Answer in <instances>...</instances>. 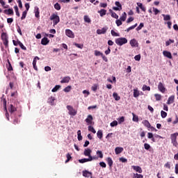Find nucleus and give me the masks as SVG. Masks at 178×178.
I'll list each match as a JSON object with an SVG mask.
<instances>
[{
  "instance_id": "nucleus-1",
  "label": "nucleus",
  "mask_w": 178,
  "mask_h": 178,
  "mask_svg": "<svg viewBox=\"0 0 178 178\" xmlns=\"http://www.w3.org/2000/svg\"><path fill=\"white\" fill-rule=\"evenodd\" d=\"M1 38L5 48H9V36L8 35V33L3 32L1 35Z\"/></svg>"
},
{
  "instance_id": "nucleus-2",
  "label": "nucleus",
  "mask_w": 178,
  "mask_h": 178,
  "mask_svg": "<svg viewBox=\"0 0 178 178\" xmlns=\"http://www.w3.org/2000/svg\"><path fill=\"white\" fill-rule=\"evenodd\" d=\"M127 39L126 38H118L115 39V42L117 45L122 47V45H124V44H127Z\"/></svg>"
},
{
  "instance_id": "nucleus-3",
  "label": "nucleus",
  "mask_w": 178,
  "mask_h": 178,
  "mask_svg": "<svg viewBox=\"0 0 178 178\" xmlns=\"http://www.w3.org/2000/svg\"><path fill=\"white\" fill-rule=\"evenodd\" d=\"M177 136H178V133H174L170 135V138H171V143L174 145V147H177L178 143H177Z\"/></svg>"
},
{
  "instance_id": "nucleus-4",
  "label": "nucleus",
  "mask_w": 178,
  "mask_h": 178,
  "mask_svg": "<svg viewBox=\"0 0 178 178\" xmlns=\"http://www.w3.org/2000/svg\"><path fill=\"white\" fill-rule=\"evenodd\" d=\"M50 20H53L54 26H56L59 22H60V18L56 14H53L50 17Z\"/></svg>"
},
{
  "instance_id": "nucleus-5",
  "label": "nucleus",
  "mask_w": 178,
  "mask_h": 178,
  "mask_svg": "<svg viewBox=\"0 0 178 178\" xmlns=\"http://www.w3.org/2000/svg\"><path fill=\"white\" fill-rule=\"evenodd\" d=\"M67 109L70 116H76L77 115V111L73 108V106L68 105L67 106Z\"/></svg>"
},
{
  "instance_id": "nucleus-6",
  "label": "nucleus",
  "mask_w": 178,
  "mask_h": 178,
  "mask_svg": "<svg viewBox=\"0 0 178 178\" xmlns=\"http://www.w3.org/2000/svg\"><path fill=\"white\" fill-rule=\"evenodd\" d=\"M158 89H159V91H160L163 94H165V92H166V88H165V85H163L162 82L159 83Z\"/></svg>"
},
{
  "instance_id": "nucleus-7",
  "label": "nucleus",
  "mask_w": 178,
  "mask_h": 178,
  "mask_svg": "<svg viewBox=\"0 0 178 178\" xmlns=\"http://www.w3.org/2000/svg\"><path fill=\"white\" fill-rule=\"evenodd\" d=\"M65 34H66V36L69 37L70 38H74V33L70 29H66Z\"/></svg>"
},
{
  "instance_id": "nucleus-8",
  "label": "nucleus",
  "mask_w": 178,
  "mask_h": 178,
  "mask_svg": "<svg viewBox=\"0 0 178 178\" xmlns=\"http://www.w3.org/2000/svg\"><path fill=\"white\" fill-rule=\"evenodd\" d=\"M92 115H88L87 118L85 120V122H86L87 124H92V120H93Z\"/></svg>"
},
{
  "instance_id": "nucleus-9",
  "label": "nucleus",
  "mask_w": 178,
  "mask_h": 178,
  "mask_svg": "<svg viewBox=\"0 0 178 178\" xmlns=\"http://www.w3.org/2000/svg\"><path fill=\"white\" fill-rule=\"evenodd\" d=\"M37 60H40V58L38 56H35L34 58H33V69L35 70H38V67H37Z\"/></svg>"
},
{
  "instance_id": "nucleus-10",
  "label": "nucleus",
  "mask_w": 178,
  "mask_h": 178,
  "mask_svg": "<svg viewBox=\"0 0 178 178\" xmlns=\"http://www.w3.org/2000/svg\"><path fill=\"white\" fill-rule=\"evenodd\" d=\"M115 5H116L117 7H113V10H122V4H120V2L115 1Z\"/></svg>"
},
{
  "instance_id": "nucleus-11",
  "label": "nucleus",
  "mask_w": 178,
  "mask_h": 178,
  "mask_svg": "<svg viewBox=\"0 0 178 178\" xmlns=\"http://www.w3.org/2000/svg\"><path fill=\"white\" fill-rule=\"evenodd\" d=\"M131 168L132 169H134V170L138 172V173H143V169L141 168V167L138 165H132Z\"/></svg>"
},
{
  "instance_id": "nucleus-12",
  "label": "nucleus",
  "mask_w": 178,
  "mask_h": 178,
  "mask_svg": "<svg viewBox=\"0 0 178 178\" xmlns=\"http://www.w3.org/2000/svg\"><path fill=\"white\" fill-rule=\"evenodd\" d=\"M91 152H92L91 149H85L83 152V155H85V156H88V158H90V156H91Z\"/></svg>"
},
{
  "instance_id": "nucleus-13",
  "label": "nucleus",
  "mask_w": 178,
  "mask_h": 178,
  "mask_svg": "<svg viewBox=\"0 0 178 178\" xmlns=\"http://www.w3.org/2000/svg\"><path fill=\"white\" fill-rule=\"evenodd\" d=\"M3 13H5V15L13 16L14 15L13 8H8V10H4Z\"/></svg>"
},
{
  "instance_id": "nucleus-14",
  "label": "nucleus",
  "mask_w": 178,
  "mask_h": 178,
  "mask_svg": "<svg viewBox=\"0 0 178 178\" xmlns=\"http://www.w3.org/2000/svg\"><path fill=\"white\" fill-rule=\"evenodd\" d=\"M163 56H165V58H168V59H172L173 57L172 56V53L168 51H163Z\"/></svg>"
},
{
  "instance_id": "nucleus-15",
  "label": "nucleus",
  "mask_w": 178,
  "mask_h": 178,
  "mask_svg": "<svg viewBox=\"0 0 178 178\" xmlns=\"http://www.w3.org/2000/svg\"><path fill=\"white\" fill-rule=\"evenodd\" d=\"M42 45H48L49 44V40L48 38L44 37L41 40Z\"/></svg>"
},
{
  "instance_id": "nucleus-16",
  "label": "nucleus",
  "mask_w": 178,
  "mask_h": 178,
  "mask_svg": "<svg viewBox=\"0 0 178 178\" xmlns=\"http://www.w3.org/2000/svg\"><path fill=\"white\" fill-rule=\"evenodd\" d=\"M83 177H90V176H92V172H90V171L84 170L82 172Z\"/></svg>"
},
{
  "instance_id": "nucleus-17",
  "label": "nucleus",
  "mask_w": 178,
  "mask_h": 178,
  "mask_svg": "<svg viewBox=\"0 0 178 178\" xmlns=\"http://www.w3.org/2000/svg\"><path fill=\"white\" fill-rule=\"evenodd\" d=\"M108 30V28H102V29L97 30V34H105Z\"/></svg>"
},
{
  "instance_id": "nucleus-18",
  "label": "nucleus",
  "mask_w": 178,
  "mask_h": 178,
  "mask_svg": "<svg viewBox=\"0 0 178 178\" xmlns=\"http://www.w3.org/2000/svg\"><path fill=\"white\" fill-rule=\"evenodd\" d=\"M143 124L145 127H147V129H149L151 127V123H149V120H145L142 122Z\"/></svg>"
},
{
  "instance_id": "nucleus-19",
  "label": "nucleus",
  "mask_w": 178,
  "mask_h": 178,
  "mask_svg": "<svg viewBox=\"0 0 178 178\" xmlns=\"http://www.w3.org/2000/svg\"><path fill=\"white\" fill-rule=\"evenodd\" d=\"M109 168H112L113 165V160H112V158L111 157H108L106 159Z\"/></svg>"
},
{
  "instance_id": "nucleus-20",
  "label": "nucleus",
  "mask_w": 178,
  "mask_h": 178,
  "mask_svg": "<svg viewBox=\"0 0 178 178\" xmlns=\"http://www.w3.org/2000/svg\"><path fill=\"white\" fill-rule=\"evenodd\" d=\"M122 151H123V147H117L115 149V152L116 155H119V154H122Z\"/></svg>"
},
{
  "instance_id": "nucleus-21",
  "label": "nucleus",
  "mask_w": 178,
  "mask_h": 178,
  "mask_svg": "<svg viewBox=\"0 0 178 178\" xmlns=\"http://www.w3.org/2000/svg\"><path fill=\"white\" fill-rule=\"evenodd\" d=\"M70 81V76H65L63 77V79L60 81L61 84H63L65 83H69Z\"/></svg>"
},
{
  "instance_id": "nucleus-22",
  "label": "nucleus",
  "mask_w": 178,
  "mask_h": 178,
  "mask_svg": "<svg viewBox=\"0 0 178 178\" xmlns=\"http://www.w3.org/2000/svg\"><path fill=\"white\" fill-rule=\"evenodd\" d=\"M175 102V95L170 96L167 102L168 105H170V104H173Z\"/></svg>"
},
{
  "instance_id": "nucleus-23",
  "label": "nucleus",
  "mask_w": 178,
  "mask_h": 178,
  "mask_svg": "<svg viewBox=\"0 0 178 178\" xmlns=\"http://www.w3.org/2000/svg\"><path fill=\"white\" fill-rule=\"evenodd\" d=\"M126 19H127V14L126 12H124L120 17V20H121V22H126Z\"/></svg>"
},
{
  "instance_id": "nucleus-24",
  "label": "nucleus",
  "mask_w": 178,
  "mask_h": 178,
  "mask_svg": "<svg viewBox=\"0 0 178 178\" xmlns=\"http://www.w3.org/2000/svg\"><path fill=\"white\" fill-rule=\"evenodd\" d=\"M97 13H99V15L101 16V17H104V16L106 15V10L101 9L100 10L97 11Z\"/></svg>"
},
{
  "instance_id": "nucleus-25",
  "label": "nucleus",
  "mask_w": 178,
  "mask_h": 178,
  "mask_svg": "<svg viewBox=\"0 0 178 178\" xmlns=\"http://www.w3.org/2000/svg\"><path fill=\"white\" fill-rule=\"evenodd\" d=\"M10 113H13V112H16L17 109L13 104L10 105V108H8Z\"/></svg>"
},
{
  "instance_id": "nucleus-26",
  "label": "nucleus",
  "mask_w": 178,
  "mask_h": 178,
  "mask_svg": "<svg viewBox=\"0 0 178 178\" xmlns=\"http://www.w3.org/2000/svg\"><path fill=\"white\" fill-rule=\"evenodd\" d=\"M147 138H149L153 143H155V138H154V134H152V133H147Z\"/></svg>"
},
{
  "instance_id": "nucleus-27",
  "label": "nucleus",
  "mask_w": 178,
  "mask_h": 178,
  "mask_svg": "<svg viewBox=\"0 0 178 178\" xmlns=\"http://www.w3.org/2000/svg\"><path fill=\"white\" fill-rule=\"evenodd\" d=\"M35 17H40V8L38 7H35Z\"/></svg>"
},
{
  "instance_id": "nucleus-28",
  "label": "nucleus",
  "mask_w": 178,
  "mask_h": 178,
  "mask_svg": "<svg viewBox=\"0 0 178 178\" xmlns=\"http://www.w3.org/2000/svg\"><path fill=\"white\" fill-rule=\"evenodd\" d=\"M129 44L131 47H134L136 45H137L138 42L136 39H132L130 40Z\"/></svg>"
},
{
  "instance_id": "nucleus-29",
  "label": "nucleus",
  "mask_w": 178,
  "mask_h": 178,
  "mask_svg": "<svg viewBox=\"0 0 178 178\" xmlns=\"http://www.w3.org/2000/svg\"><path fill=\"white\" fill-rule=\"evenodd\" d=\"M48 102L49 104H50L51 105H54L55 104V97H51L48 99Z\"/></svg>"
},
{
  "instance_id": "nucleus-30",
  "label": "nucleus",
  "mask_w": 178,
  "mask_h": 178,
  "mask_svg": "<svg viewBox=\"0 0 178 178\" xmlns=\"http://www.w3.org/2000/svg\"><path fill=\"white\" fill-rule=\"evenodd\" d=\"M134 98H138V97H140V92L138 89L134 90Z\"/></svg>"
},
{
  "instance_id": "nucleus-31",
  "label": "nucleus",
  "mask_w": 178,
  "mask_h": 178,
  "mask_svg": "<svg viewBox=\"0 0 178 178\" xmlns=\"http://www.w3.org/2000/svg\"><path fill=\"white\" fill-rule=\"evenodd\" d=\"M97 136L98 138H99V140H101L102 138V137H104V134L102 133V131L99 130L97 133Z\"/></svg>"
},
{
  "instance_id": "nucleus-32",
  "label": "nucleus",
  "mask_w": 178,
  "mask_h": 178,
  "mask_svg": "<svg viewBox=\"0 0 178 178\" xmlns=\"http://www.w3.org/2000/svg\"><path fill=\"white\" fill-rule=\"evenodd\" d=\"M113 97L115 101H120V96H118V93L113 92Z\"/></svg>"
},
{
  "instance_id": "nucleus-33",
  "label": "nucleus",
  "mask_w": 178,
  "mask_h": 178,
  "mask_svg": "<svg viewBox=\"0 0 178 178\" xmlns=\"http://www.w3.org/2000/svg\"><path fill=\"white\" fill-rule=\"evenodd\" d=\"M83 19L86 23H91V19H90V17H88V15H84Z\"/></svg>"
},
{
  "instance_id": "nucleus-34",
  "label": "nucleus",
  "mask_w": 178,
  "mask_h": 178,
  "mask_svg": "<svg viewBox=\"0 0 178 178\" xmlns=\"http://www.w3.org/2000/svg\"><path fill=\"white\" fill-rule=\"evenodd\" d=\"M110 12L111 13V17H113L114 19H119V15H118L116 13L113 12L112 10H110Z\"/></svg>"
},
{
  "instance_id": "nucleus-35",
  "label": "nucleus",
  "mask_w": 178,
  "mask_h": 178,
  "mask_svg": "<svg viewBox=\"0 0 178 178\" xmlns=\"http://www.w3.org/2000/svg\"><path fill=\"white\" fill-rule=\"evenodd\" d=\"M19 46L20 47L21 49H23V51H27V48L22 43V42L18 41Z\"/></svg>"
},
{
  "instance_id": "nucleus-36",
  "label": "nucleus",
  "mask_w": 178,
  "mask_h": 178,
  "mask_svg": "<svg viewBox=\"0 0 178 178\" xmlns=\"http://www.w3.org/2000/svg\"><path fill=\"white\" fill-rule=\"evenodd\" d=\"M79 163H86V162H90V158L79 159Z\"/></svg>"
},
{
  "instance_id": "nucleus-37",
  "label": "nucleus",
  "mask_w": 178,
  "mask_h": 178,
  "mask_svg": "<svg viewBox=\"0 0 178 178\" xmlns=\"http://www.w3.org/2000/svg\"><path fill=\"white\" fill-rule=\"evenodd\" d=\"M142 90L143 91H151V88L147 85H143Z\"/></svg>"
},
{
  "instance_id": "nucleus-38",
  "label": "nucleus",
  "mask_w": 178,
  "mask_h": 178,
  "mask_svg": "<svg viewBox=\"0 0 178 178\" xmlns=\"http://www.w3.org/2000/svg\"><path fill=\"white\" fill-rule=\"evenodd\" d=\"M7 62L8 63V72H12V70H13V67H12V64L10 63L9 59L7 60Z\"/></svg>"
},
{
  "instance_id": "nucleus-39",
  "label": "nucleus",
  "mask_w": 178,
  "mask_h": 178,
  "mask_svg": "<svg viewBox=\"0 0 178 178\" xmlns=\"http://www.w3.org/2000/svg\"><path fill=\"white\" fill-rule=\"evenodd\" d=\"M89 131H91L92 133H93V134H95V133H97V131H95V129H94V127L90 125L88 127Z\"/></svg>"
},
{
  "instance_id": "nucleus-40",
  "label": "nucleus",
  "mask_w": 178,
  "mask_h": 178,
  "mask_svg": "<svg viewBox=\"0 0 178 178\" xmlns=\"http://www.w3.org/2000/svg\"><path fill=\"white\" fill-rule=\"evenodd\" d=\"M14 9H15V10L16 15H17L18 17H20V13H19V8L17 7V6H14Z\"/></svg>"
},
{
  "instance_id": "nucleus-41",
  "label": "nucleus",
  "mask_w": 178,
  "mask_h": 178,
  "mask_svg": "<svg viewBox=\"0 0 178 178\" xmlns=\"http://www.w3.org/2000/svg\"><path fill=\"white\" fill-rule=\"evenodd\" d=\"M162 16L163 17V20L165 21L170 20V15L162 14Z\"/></svg>"
},
{
  "instance_id": "nucleus-42",
  "label": "nucleus",
  "mask_w": 178,
  "mask_h": 178,
  "mask_svg": "<svg viewBox=\"0 0 178 178\" xmlns=\"http://www.w3.org/2000/svg\"><path fill=\"white\" fill-rule=\"evenodd\" d=\"M72 90V86H68L66 88L63 89L64 92H70V90Z\"/></svg>"
},
{
  "instance_id": "nucleus-43",
  "label": "nucleus",
  "mask_w": 178,
  "mask_h": 178,
  "mask_svg": "<svg viewBox=\"0 0 178 178\" xmlns=\"http://www.w3.org/2000/svg\"><path fill=\"white\" fill-rule=\"evenodd\" d=\"M59 88H60V85H56L52 90V92H56V91H58V90H59Z\"/></svg>"
},
{
  "instance_id": "nucleus-44",
  "label": "nucleus",
  "mask_w": 178,
  "mask_h": 178,
  "mask_svg": "<svg viewBox=\"0 0 178 178\" xmlns=\"http://www.w3.org/2000/svg\"><path fill=\"white\" fill-rule=\"evenodd\" d=\"M97 155L99 156V158H104V154H102V152L100 150L97 151L96 152Z\"/></svg>"
},
{
  "instance_id": "nucleus-45",
  "label": "nucleus",
  "mask_w": 178,
  "mask_h": 178,
  "mask_svg": "<svg viewBox=\"0 0 178 178\" xmlns=\"http://www.w3.org/2000/svg\"><path fill=\"white\" fill-rule=\"evenodd\" d=\"M133 178H144V176L141 174L136 173L134 174Z\"/></svg>"
},
{
  "instance_id": "nucleus-46",
  "label": "nucleus",
  "mask_w": 178,
  "mask_h": 178,
  "mask_svg": "<svg viewBox=\"0 0 178 178\" xmlns=\"http://www.w3.org/2000/svg\"><path fill=\"white\" fill-rule=\"evenodd\" d=\"M154 97L156 98V101H161V99H162V96L159 94H155Z\"/></svg>"
},
{
  "instance_id": "nucleus-47",
  "label": "nucleus",
  "mask_w": 178,
  "mask_h": 178,
  "mask_svg": "<svg viewBox=\"0 0 178 178\" xmlns=\"http://www.w3.org/2000/svg\"><path fill=\"white\" fill-rule=\"evenodd\" d=\"M104 54L98 50L95 51V56H102Z\"/></svg>"
},
{
  "instance_id": "nucleus-48",
  "label": "nucleus",
  "mask_w": 178,
  "mask_h": 178,
  "mask_svg": "<svg viewBox=\"0 0 178 178\" xmlns=\"http://www.w3.org/2000/svg\"><path fill=\"white\" fill-rule=\"evenodd\" d=\"M137 26V24H135L134 25L129 27L128 29H127V30H125V31H127V33H129V31H130V30H134V28Z\"/></svg>"
},
{
  "instance_id": "nucleus-49",
  "label": "nucleus",
  "mask_w": 178,
  "mask_h": 178,
  "mask_svg": "<svg viewBox=\"0 0 178 178\" xmlns=\"http://www.w3.org/2000/svg\"><path fill=\"white\" fill-rule=\"evenodd\" d=\"M66 158H67V160L65 161V163H67L70 161V159H72V156L70 155V153H67L66 154Z\"/></svg>"
},
{
  "instance_id": "nucleus-50",
  "label": "nucleus",
  "mask_w": 178,
  "mask_h": 178,
  "mask_svg": "<svg viewBox=\"0 0 178 178\" xmlns=\"http://www.w3.org/2000/svg\"><path fill=\"white\" fill-rule=\"evenodd\" d=\"M161 118H163V119H165V118H166L168 116V113L165 112L163 111H161Z\"/></svg>"
},
{
  "instance_id": "nucleus-51",
  "label": "nucleus",
  "mask_w": 178,
  "mask_h": 178,
  "mask_svg": "<svg viewBox=\"0 0 178 178\" xmlns=\"http://www.w3.org/2000/svg\"><path fill=\"white\" fill-rule=\"evenodd\" d=\"M111 35H113V37H120V35L118 33H116L115 31L111 30Z\"/></svg>"
},
{
  "instance_id": "nucleus-52",
  "label": "nucleus",
  "mask_w": 178,
  "mask_h": 178,
  "mask_svg": "<svg viewBox=\"0 0 178 178\" xmlns=\"http://www.w3.org/2000/svg\"><path fill=\"white\" fill-rule=\"evenodd\" d=\"M137 5H138V6L140 7V8L141 9V10H143V12H145V7H144V6H143V3H137Z\"/></svg>"
},
{
  "instance_id": "nucleus-53",
  "label": "nucleus",
  "mask_w": 178,
  "mask_h": 178,
  "mask_svg": "<svg viewBox=\"0 0 178 178\" xmlns=\"http://www.w3.org/2000/svg\"><path fill=\"white\" fill-rule=\"evenodd\" d=\"M54 8L56 10H60V4H59V3H56L54 4Z\"/></svg>"
},
{
  "instance_id": "nucleus-54",
  "label": "nucleus",
  "mask_w": 178,
  "mask_h": 178,
  "mask_svg": "<svg viewBox=\"0 0 178 178\" xmlns=\"http://www.w3.org/2000/svg\"><path fill=\"white\" fill-rule=\"evenodd\" d=\"M133 115V118L132 120L133 122H138V116L136 115V114L132 113Z\"/></svg>"
},
{
  "instance_id": "nucleus-55",
  "label": "nucleus",
  "mask_w": 178,
  "mask_h": 178,
  "mask_svg": "<svg viewBox=\"0 0 178 178\" xmlns=\"http://www.w3.org/2000/svg\"><path fill=\"white\" fill-rule=\"evenodd\" d=\"M73 45H75V47H76V48H79L80 49H83V44H80L79 43H73Z\"/></svg>"
},
{
  "instance_id": "nucleus-56",
  "label": "nucleus",
  "mask_w": 178,
  "mask_h": 178,
  "mask_svg": "<svg viewBox=\"0 0 178 178\" xmlns=\"http://www.w3.org/2000/svg\"><path fill=\"white\" fill-rule=\"evenodd\" d=\"M123 21L120 20V19H117L115 21V24H117L118 27L122 26V24H123V23L122 22Z\"/></svg>"
},
{
  "instance_id": "nucleus-57",
  "label": "nucleus",
  "mask_w": 178,
  "mask_h": 178,
  "mask_svg": "<svg viewBox=\"0 0 178 178\" xmlns=\"http://www.w3.org/2000/svg\"><path fill=\"white\" fill-rule=\"evenodd\" d=\"M110 126L111 127H115V126H118V121L114 120L112 122H111Z\"/></svg>"
},
{
  "instance_id": "nucleus-58",
  "label": "nucleus",
  "mask_w": 178,
  "mask_h": 178,
  "mask_svg": "<svg viewBox=\"0 0 178 178\" xmlns=\"http://www.w3.org/2000/svg\"><path fill=\"white\" fill-rule=\"evenodd\" d=\"M153 12L156 15H158L159 13H161V11L158 10V8H156L154 7H153Z\"/></svg>"
},
{
  "instance_id": "nucleus-59",
  "label": "nucleus",
  "mask_w": 178,
  "mask_h": 178,
  "mask_svg": "<svg viewBox=\"0 0 178 178\" xmlns=\"http://www.w3.org/2000/svg\"><path fill=\"white\" fill-rule=\"evenodd\" d=\"M26 16H27V11H24L22 13V16L21 17V19L24 20V19H26Z\"/></svg>"
},
{
  "instance_id": "nucleus-60",
  "label": "nucleus",
  "mask_w": 178,
  "mask_h": 178,
  "mask_svg": "<svg viewBox=\"0 0 178 178\" xmlns=\"http://www.w3.org/2000/svg\"><path fill=\"white\" fill-rule=\"evenodd\" d=\"M144 148H145V149H147V151H148V149H149V148H151V145H149V144H148V143H145Z\"/></svg>"
},
{
  "instance_id": "nucleus-61",
  "label": "nucleus",
  "mask_w": 178,
  "mask_h": 178,
  "mask_svg": "<svg viewBox=\"0 0 178 178\" xmlns=\"http://www.w3.org/2000/svg\"><path fill=\"white\" fill-rule=\"evenodd\" d=\"M143 27H144V24L140 23V25L136 28V31H138L141 30L143 29Z\"/></svg>"
},
{
  "instance_id": "nucleus-62",
  "label": "nucleus",
  "mask_w": 178,
  "mask_h": 178,
  "mask_svg": "<svg viewBox=\"0 0 178 178\" xmlns=\"http://www.w3.org/2000/svg\"><path fill=\"white\" fill-rule=\"evenodd\" d=\"M123 122H124V118L120 117V118H118V123L120 124L121 123H123Z\"/></svg>"
},
{
  "instance_id": "nucleus-63",
  "label": "nucleus",
  "mask_w": 178,
  "mask_h": 178,
  "mask_svg": "<svg viewBox=\"0 0 178 178\" xmlns=\"http://www.w3.org/2000/svg\"><path fill=\"white\" fill-rule=\"evenodd\" d=\"M99 6H100V8H106V6H108V3H100Z\"/></svg>"
},
{
  "instance_id": "nucleus-64",
  "label": "nucleus",
  "mask_w": 178,
  "mask_h": 178,
  "mask_svg": "<svg viewBox=\"0 0 178 178\" xmlns=\"http://www.w3.org/2000/svg\"><path fill=\"white\" fill-rule=\"evenodd\" d=\"M164 168H166L167 169H170V163L167 162V163L164 165Z\"/></svg>"
}]
</instances>
